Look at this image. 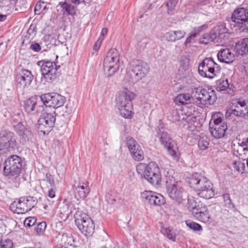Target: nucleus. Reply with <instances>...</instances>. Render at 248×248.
Returning a JSON list of instances; mask_svg holds the SVG:
<instances>
[{
	"label": "nucleus",
	"instance_id": "1",
	"mask_svg": "<svg viewBox=\"0 0 248 248\" xmlns=\"http://www.w3.org/2000/svg\"><path fill=\"white\" fill-rule=\"evenodd\" d=\"M188 183L190 186L197 192V195L201 198L209 199L215 195L213 184L201 174H193L189 178Z\"/></svg>",
	"mask_w": 248,
	"mask_h": 248
},
{
	"label": "nucleus",
	"instance_id": "2",
	"mask_svg": "<svg viewBox=\"0 0 248 248\" xmlns=\"http://www.w3.org/2000/svg\"><path fill=\"white\" fill-rule=\"evenodd\" d=\"M136 170L139 174L143 177L151 185H160L161 177L160 170L155 162H151L148 164L140 163L136 166Z\"/></svg>",
	"mask_w": 248,
	"mask_h": 248
},
{
	"label": "nucleus",
	"instance_id": "3",
	"mask_svg": "<svg viewBox=\"0 0 248 248\" xmlns=\"http://www.w3.org/2000/svg\"><path fill=\"white\" fill-rule=\"evenodd\" d=\"M120 67V54L115 48L110 49L103 62L104 74L108 77L113 76Z\"/></svg>",
	"mask_w": 248,
	"mask_h": 248
},
{
	"label": "nucleus",
	"instance_id": "4",
	"mask_svg": "<svg viewBox=\"0 0 248 248\" xmlns=\"http://www.w3.org/2000/svg\"><path fill=\"white\" fill-rule=\"evenodd\" d=\"M193 103L202 108L214 103L217 99L216 92L211 89L195 88L192 91Z\"/></svg>",
	"mask_w": 248,
	"mask_h": 248
},
{
	"label": "nucleus",
	"instance_id": "5",
	"mask_svg": "<svg viewBox=\"0 0 248 248\" xmlns=\"http://www.w3.org/2000/svg\"><path fill=\"white\" fill-rule=\"evenodd\" d=\"M22 168L21 158L16 155H12L4 161L3 174L9 177H14L16 181H18V177Z\"/></svg>",
	"mask_w": 248,
	"mask_h": 248
},
{
	"label": "nucleus",
	"instance_id": "6",
	"mask_svg": "<svg viewBox=\"0 0 248 248\" xmlns=\"http://www.w3.org/2000/svg\"><path fill=\"white\" fill-rule=\"evenodd\" d=\"M75 222L79 230L85 236H91L94 232V224L89 216L82 211H78L75 216Z\"/></svg>",
	"mask_w": 248,
	"mask_h": 248
},
{
	"label": "nucleus",
	"instance_id": "7",
	"mask_svg": "<svg viewBox=\"0 0 248 248\" xmlns=\"http://www.w3.org/2000/svg\"><path fill=\"white\" fill-rule=\"evenodd\" d=\"M220 70L219 65L210 58L204 59L198 66L200 76L208 78H213Z\"/></svg>",
	"mask_w": 248,
	"mask_h": 248
},
{
	"label": "nucleus",
	"instance_id": "8",
	"mask_svg": "<svg viewBox=\"0 0 248 248\" xmlns=\"http://www.w3.org/2000/svg\"><path fill=\"white\" fill-rule=\"evenodd\" d=\"M132 74L129 81L136 83L144 78L149 70L148 65L143 61L136 60L130 65Z\"/></svg>",
	"mask_w": 248,
	"mask_h": 248
},
{
	"label": "nucleus",
	"instance_id": "9",
	"mask_svg": "<svg viewBox=\"0 0 248 248\" xmlns=\"http://www.w3.org/2000/svg\"><path fill=\"white\" fill-rule=\"evenodd\" d=\"M166 186L170 198L178 203L182 202L184 200V190L178 182L175 181L173 177H169L166 180Z\"/></svg>",
	"mask_w": 248,
	"mask_h": 248
},
{
	"label": "nucleus",
	"instance_id": "10",
	"mask_svg": "<svg viewBox=\"0 0 248 248\" xmlns=\"http://www.w3.org/2000/svg\"><path fill=\"white\" fill-rule=\"evenodd\" d=\"M232 115L248 119V101L238 100L232 103L231 108L226 112L227 118Z\"/></svg>",
	"mask_w": 248,
	"mask_h": 248
},
{
	"label": "nucleus",
	"instance_id": "11",
	"mask_svg": "<svg viewBox=\"0 0 248 248\" xmlns=\"http://www.w3.org/2000/svg\"><path fill=\"white\" fill-rule=\"evenodd\" d=\"M56 116L54 112L42 113L38 120L39 132L44 135L48 134L54 125Z\"/></svg>",
	"mask_w": 248,
	"mask_h": 248
},
{
	"label": "nucleus",
	"instance_id": "12",
	"mask_svg": "<svg viewBox=\"0 0 248 248\" xmlns=\"http://www.w3.org/2000/svg\"><path fill=\"white\" fill-rule=\"evenodd\" d=\"M231 18L241 31H248V10L242 7L235 9Z\"/></svg>",
	"mask_w": 248,
	"mask_h": 248
},
{
	"label": "nucleus",
	"instance_id": "13",
	"mask_svg": "<svg viewBox=\"0 0 248 248\" xmlns=\"http://www.w3.org/2000/svg\"><path fill=\"white\" fill-rule=\"evenodd\" d=\"M137 94L125 88L118 92L116 94L115 101L117 108L132 104V101L135 99Z\"/></svg>",
	"mask_w": 248,
	"mask_h": 248
},
{
	"label": "nucleus",
	"instance_id": "14",
	"mask_svg": "<svg viewBox=\"0 0 248 248\" xmlns=\"http://www.w3.org/2000/svg\"><path fill=\"white\" fill-rule=\"evenodd\" d=\"M142 201L147 204L161 206L165 202L164 197L158 193L152 191H144L141 193Z\"/></svg>",
	"mask_w": 248,
	"mask_h": 248
},
{
	"label": "nucleus",
	"instance_id": "15",
	"mask_svg": "<svg viewBox=\"0 0 248 248\" xmlns=\"http://www.w3.org/2000/svg\"><path fill=\"white\" fill-rule=\"evenodd\" d=\"M58 67L55 62L44 61L41 67V71L46 81L49 82L56 78Z\"/></svg>",
	"mask_w": 248,
	"mask_h": 248
},
{
	"label": "nucleus",
	"instance_id": "16",
	"mask_svg": "<svg viewBox=\"0 0 248 248\" xmlns=\"http://www.w3.org/2000/svg\"><path fill=\"white\" fill-rule=\"evenodd\" d=\"M33 79V75L31 72L28 70H21L16 75V80L21 87H25L30 85Z\"/></svg>",
	"mask_w": 248,
	"mask_h": 248
},
{
	"label": "nucleus",
	"instance_id": "17",
	"mask_svg": "<svg viewBox=\"0 0 248 248\" xmlns=\"http://www.w3.org/2000/svg\"><path fill=\"white\" fill-rule=\"evenodd\" d=\"M161 142L173 159L178 161L180 154L175 140H161Z\"/></svg>",
	"mask_w": 248,
	"mask_h": 248
},
{
	"label": "nucleus",
	"instance_id": "18",
	"mask_svg": "<svg viewBox=\"0 0 248 248\" xmlns=\"http://www.w3.org/2000/svg\"><path fill=\"white\" fill-rule=\"evenodd\" d=\"M89 191V187L87 183H79L78 185H74L75 196L78 200L85 198Z\"/></svg>",
	"mask_w": 248,
	"mask_h": 248
},
{
	"label": "nucleus",
	"instance_id": "19",
	"mask_svg": "<svg viewBox=\"0 0 248 248\" xmlns=\"http://www.w3.org/2000/svg\"><path fill=\"white\" fill-rule=\"evenodd\" d=\"M218 60L221 62L231 63L234 60V55L228 48L220 50L217 54Z\"/></svg>",
	"mask_w": 248,
	"mask_h": 248
},
{
	"label": "nucleus",
	"instance_id": "20",
	"mask_svg": "<svg viewBox=\"0 0 248 248\" xmlns=\"http://www.w3.org/2000/svg\"><path fill=\"white\" fill-rule=\"evenodd\" d=\"M40 106L38 99L35 96L30 97L24 102V108L28 113H31L33 111L38 112L39 111L38 108Z\"/></svg>",
	"mask_w": 248,
	"mask_h": 248
},
{
	"label": "nucleus",
	"instance_id": "21",
	"mask_svg": "<svg viewBox=\"0 0 248 248\" xmlns=\"http://www.w3.org/2000/svg\"><path fill=\"white\" fill-rule=\"evenodd\" d=\"M185 34L183 30L169 31L164 34V37L168 42H174L183 38Z\"/></svg>",
	"mask_w": 248,
	"mask_h": 248
},
{
	"label": "nucleus",
	"instance_id": "22",
	"mask_svg": "<svg viewBox=\"0 0 248 248\" xmlns=\"http://www.w3.org/2000/svg\"><path fill=\"white\" fill-rule=\"evenodd\" d=\"M16 140H0V154H7L18 149Z\"/></svg>",
	"mask_w": 248,
	"mask_h": 248
},
{
	"label": "nucleus",
	"instance_id": "23",
	"mask_svg": "<svg viewBox=\"0 0 248 248\" xmlns=\"http://www.w3.org/2000/svg\"><path fill=\"white\" fill-rule=\"evenodd\" d=\"M10 209L12 212L18 214H22L28 212L25 203L21 199V197L18 201L13 202L10 206Z\"/></svg>",
	"mask_w": 248,
	"mask_h": 248
},
{
	"label": "nucleus",
	"instance_id": "24",
	"mask_svg": "<svg viewBox=\"0 0 248 248\" xmlns=\"http://www.w3.org/2000/svg\"><path fill=\"white\" fill-rule=\"evenodd\" d=\"M227 129L226 124L209 126V129L212 135L216 139H220L223 137Z\"/></svg>",
	"mask_w": 248,
	"mask_h": 248
},
{
	"label": "nucleus",
	"instance_id": "25",
	"mask_svg": "<svg viewBox=\"0 0 248 248\" xmlns=\"http://www.w3.org/2000/svg\"><path fill=\"white\" fill-rule=\"evenodd\" d=\"M194 217L198 220L204 223L211 222V217L209 212L205 206H203L197 212H194Z\"/></svg>",
	"mask_w": 248,
	"mask_h": 248
},
{
	"label": "nucleus",
	"instance_id": "26",
	"mask_svg": "<svg viewBox=\"0 0 248 248\" xmlns=\"http://www.w3.org/2000/svg\"><path fill=\"white\" fill-rule=\"evenodd\" d=\"M193 102L192 93L191 94L188 93H182L178 94L174 98V102L177 105H185Z\"/></svg>",
	"mask_w": 248,
	"mask_h": 248
},
{
	"label": "nucleus",
	"instance_id": "27",
	"mask_svg": "<svg viewBox=\"0 0 248 248\" xmlns=\"http://www.w3.org/2000/svg\"><path fill=\"white\" fill-rule=\"evenodd\" d=\"M120 115L125 119H131L134 115L132 104L117 107Z\"/></svg>",
	"mask_w": 248,
	"mask_h": 248
},
{
	"label": "nucleus",
	"instance_id": "28",
	"mask_svg": "<svg viewBox=\"0 0 248 248\" xmlns=\"http://www.w3.org/2000/svg\"><path fill=\"white\" fill-rule=\"evenodd\" d=\"M180 67L184 70V78H188L190 80L193 78L191 70L189 68V60L186 57L182 58L180 62Z\"/></svg>",
	"mask_w": 248,
	"mask_h": 248
},
{
	"label": "nucleus",
	"instance_id": "29",
	"mask_svg": "<svg viewBox=\"0 0 248 248\" xmlns=\"http://www.w3.org/2000/svg\"><path fill=\"white\" fill-rule=\"evenodd\" d=\"M187 207L189 211L194 216V212H197L203 207L202 204L198 202L193 198H188L187 200Z\"/></svg>",
	"mask_w": 248,
	"mask_h": 248
},
{
	"label": "nucleus",
	"instance_id": "30",
	"mask_svg": "<svg viewBox=\"0 0 248 248\" xmlns=\"http://www.w3.org/2000/svg\"><path fill=\"white\" fill-rule=\"evenodd\" d=\"M15 130L17 134L20 137V138L29 139L31 135V132L25 128L24 125L19 123L15 126Z\"/></svg>",
	"mask_w": 248,
	"mask_h": 248
},
{
	"label": "nucleus",
	"instance_id": "31",
	"mask_svg": "<svg viewBox=\"0 0 248 248\" xmlns=\"http://www.w3.org/2000/svg\"><path fill=\"white\" fill-rule=\"evenodd\" d=\"M236 49L239 54L241 55L248 53V38L240 40L236 44Z\"/></svg>",
	"mask_w": 248,
	"mask_h": 248
},
{
	"label": "nucleus",
	"instance_id": "32",
	"mask_svg": "<svg viewBox=\"0 0 248 248\" xmlns=\"http://www.w3.org/2000/svg\"><path fill=\"white\" fill-rule=\"evenodd\" d=\"M75 209L73 204L70 202H65L61 207L60 211L61 214L67 217Z\"/></svg>",
	"mask_w": 248,
	"mask_h": 248
},
{
	"label": "nucleus",
	"instance_id": "33",
	"mask_svg": "<svg viewBox=\"0 0 248 248\" xmlns=\"http://www.w3.org/2000/svg\"><path fill=\"white\" fill-rule=\"evenodd\" d=\"M65 102L64 96L57 93H53L51 100V107L58 108L62 106Z\"/></svg>",
	"mask_w": 248,
	"mask_h": 248
},
{
	"label": "nucleus",
	"instance_id": "34",
	"mask_svg": "<svg viewBox=\"0 0 248 248\" xmlns=\"http://www.w3.org/2000/svg\"><path fill=\"white\" fill-rule=\"evenodd\" d=\"M217 38V34L214 31H211L210 33H205L200 38V44L207 45L214 41Z\"/></svg>",
	"mask_w": 248,
	"mask_h": 248
},
{
	"label": "nucleus",
	"instance_id": "35",
	"mask_svg": "<svg viewBox=\"0 0 248 248\" xmlns=\"http://www.w3.org/2000/svg\"><path fill=\"white\" fill-rule=\"evenodd\" d=\"M223 115L220 112H215L212 115V119L209 123V126H215L216 125H221L225 124L222 122Z\"/></svg>",
	"mask_w": 248,
	"mask_h": 248
},
{
	"label": "nucleus",
	"instance_id": "36",
	"mask_svg": "<svg viewBox=\"0 0 248 248\" xmlns=\"http://www.w3.org/2000/svg\"><path fill=\"white\" fill-rule=\"evenodd\" d=\"M105 199L107 202L110 204H114L120 201V197L119 194L116 192H111L108 193L105 195Z\"/></svg>",
	"mask_w": 248,
	"mask_h": 248
},
{
	"label": "nucleus",
	"instance_id": "37",
	"mask_svg": "<svg viewBox=\"0 0 248 248\" xmlns=\"http://www.w3.org/2000/svg\"><path fill=\"white\" fill-rule=\"evenodd\" d=\"M47 4L44 1H38L34 7V13L35 15H44L48 9Z\"/></svg>",
	"mask_w": 248,
	"mask_h": 248
},
{
	"label": "nucleus",
	"instance_id": "38",
	"mask_svg": "<svg viewBox=\"0 0 248 248\" xmlns=\"http://www.w3.org/2000/svg\"><path fill=\"white\" fill-rule=\"evenodd\" d=\"M21 199L23 200L25 203V205L28 212L30 211L33 207H34L37 202L36 198L33 197H21Z\"/></svg>",
	"mask_w": 248,
	"mask_h": 248
},
{
	"label": "nucleus",
	"instance_id": "39",
	"mask_svg": "<svg viewBox=\"0 0 248 248\" xmlns=\"http://www.w3.org/2000/svg\"><path fill=\"white\" fill-rule=\"evenodd\" d=\"M162 233L166 236L169 240L173 242L176 241V237L178 233L177 231L170 227L162 229Z\"/></svg>",
	"mask_w": 248,
	"mask_h": 248
},
{
	"label": "nucleus",
	"instance_id": "40",
	"mask_svg": "<svg viewBox=\"0 0 248 248\" xmlns=\"http://www.w3.org/2000/svg\"><path fill=\"white\" fill-rule=\"evenodd\" d=\"M229 87V84L227 78H220L217 81L216 90L217 91H226Z\"/></svg>",
	"mask_w": 248,
	"mask_h": 248
},
{
	"label": "nucleus",
	"instance_id": "41",
	"mask_svg": "<svg viewBox=\"0 0 248 248\" xmlns=\"http://www.w3.org/2000/svg\"><path fill=\"white\" fill-rule=\"evenodd\" d=\"M186 114V110H175L173 112V120L178 122L185 121Z\"/></svg>",
	"mask_w": 248,
	"mask_h": 248
},
{
	"label": "nucleus",
	"instance_id": "42",
	"mask_svg": "<svg viewBox=\"0 0 248 248\" xmlns=\"http://www.w3.org/2000/svg\"><path fill=\"white\" fill-rule=\"evenodd\" d=\"M52 95L51 93H46L40 96V100H38L39 104L42 103L46 107H51Z\"/></svg>",
	"mask_w": 248,
	"mask_h": 248
},
{
	"label": "nucleus",
	"instance_id": "43",
	"mask_svg": "<svg viewBox=\"0 0 248 248\" xmlns=\"http://www.w3.org/2000/svg\"><path fill=\"white\" fill-rule=\"evenodd\" d=\"M192 111H194V110L191 108H188L186 109V114L185 117V121L188 124H194L197 120V117L192 114Z\"/></svg>",
	"mask_w": 248,
	"mask_h": 248
},
{
	"label": "nucleus",
	"instance_id": "44",
	"mask_svg": "<svg viewBox=\"0 0 248 248\" xmlns=\"http://www.w3.org/2000/svg\"><path fill=\"white\" fill-rule=\"evenodd\" d=\"M126 145L130 153L141 149L140 145L136 140H126Z\"/></svg>",
	"mask_w": 248,
	"mask_h": 248
},
{
	"label": "nucleus",
	"instance_id": "45",
	"mask_svg": "<svg viewBox=\"0 0 248 248\" xmlns=\"http://www.w3.org/2000/svg\"><path fill=\"white\" fill-rule=\"evenodd\" d=\"M232 165L235 170L241 174H243L244 172L245 169V163L238 160L234 161L232 163Z\"/></svg>",
	"mask_w": 248,
	"mask_h": 248
},
{
	"label": "nucleus",
	"instance_id": "46",
	"mask_svg": "<svg viewBox=\"0 0 248 248\" xmlns=\"http://www.w3.org/2000/svg\"><path fill=\"white\" fill-rule=\"evenodd\" d=\"M186 224L189 229L193 231L198 232L202 230V226L201 225L191 220H186Z\"/></svg>",
	"mask_w": 248,
	"mask_h": 248
},
{
	"label": "nucleus",
	"instance_id": "47",
	"mask_svg": "<svg viewBox=\"0 0 248 248\" xmlns=\"http://www.w3.org/2000/svg\"><path fill=\"white\" fill-rule=\"evenodd\" d=\"M130 154L133 158L136 161H140L144 159V153L141 148L137 150V151L130 153Z\"/></svg>",
	"mask_w": 248,
	"mask_h": 248
},
{
	"label": "nucleus",
	"instance_id": "48",
	"mask_svg": "<svg viewBox=\"0 0 248 248\" xmlns=\"http://www.w3.org/2000/svg\"><path fill=\"white\" fill-rule=\"evenodd\" d=\"M14 136L13 133L6 129H2L0 131V139H6L10 140L13 138Z\"/></svg>",
	"mask_w": 248,
	"mask_h": 248
},
{
	"label": "nucleus",
	"instance_id": "49",
	"mask_svg": "<svg viewBox=\"0 0 248 248\" xmlns=\"http://www.w3.org/2000/svg\"><path fill=\"white\" fill-rule=\"evenodd\" d=\"M42 183H48L50 187H54L55 186V181L53 176L49 173H47L46 175L45 179H43Z\"/></svg>",
	"mask_w": 248,
	"mask_h": 248
},
{
	"label": "nucleus",
	"instance_id": "50",
	"mask_svg": "<svg viewBox=\"0 0 248 248\" xmlns=\"http://www.w3.org/2000/svg\"><path fill=\"white\" fill-rule=\"evenodd\" d=\"M206 28L205 25H203L202 26L198 27L196 28H194L192 31L188 34L191 38L194 39L197 34L199 33L201 31H202L203 28Z\"/></svg>",
	"mask_w": 248,
	"mask_h": 248
},
{
	"label": "nucleus",
	"instance_id": "51",
	"mask_svg": "<svg viewBox=\"0 0 248 248\" xmlns=\"http://www.w3.org/2000/svg\"><path fill=\"white\" fill-rule=\"evenodd\" d=\"M36 222V218L35 217H30L25 219L24 224L25 226L30 227L34 225Z\"/></svg>",
	"mask_w": 248,
	"mask_h": 248
},
{
	"label": "nucleus",
	"instance_id": "52",
	"mask_svg": "<svg viewBox=\"0 0 248 248\" xmlns=\"http://www.w3.org/2000/svg\"><path fill=\"white\" fill-rule=\"evenodd\" d=\"M217 34V37H221V36L227 32L226 29L223 25L219 26L215 30H213Z\"/></svg>",
	"mask_w": 248,
	"mask_h": 248
},
{
	"label": "nucleus",
	"instance_id": "53",
	"mask_svg": "<svg viewBox=\"0 0 248 248\" xmlns=\"http://www.w3.org/2000/svg\"><path fill=\"white\" fill-rule=\"evenodd\" d=\"M223 198L224 200V202H225V205L229 208H231L232 206H233V204L232 203L230 196L229 194L226 193L223 195Z\"/></svg>",
	"mask_w": 248,
	"mask_h": 248
},
{
	"label": "nucleus",
	"instance_id": "54",
	"mask_svg": "<svg viewBox=\"0 0 248 248\" xmlns=\"http://www.w3.org/2000/svg\"><path fill=\"white\" fill-rule=\"evenodd\" d=\"M177 4V0H169L166 3V5L168 11L173 10Z\"/></svg>",
	"mask_w": 248,
	"mask_h": 248
},
{
	"label": "nucleus",
	"instance_id": "55",
	"mask_svg": "<svg viewBox=\"0 0 248 248\" xmlns=\"http://www.w3.org/2000/svg\"><path fill=\"white\" fill-rule=\"evenodd\" d=\"M198 145L201 150H205L207 149L209 145L208 140H198Z\"/></svg>",
	"mask_w": 248,
	"mask_h": 248
},
{
	"label": "nucleus",
	"instance_id": "56",
	"mask_svg": "<svg viewBox=\"0 0 248 248\" xmlns=\"http://www.w3.org/2000/svg\"><path fill=\"white\" fill-rule=\"evenodd\" d=\"M13 243L11 240L7 239L0 245V248H13Z\"/></svg>",
	"mask_w": 248,
	"mask_h": 248
},
{
	"label": "nucleus",
	"instance_id": "57",
	"mask_svg": "<svg viewBox=\"0 0 248 248\" xmlns=\"http://www.w3.org/2000/svg\"><path fill=\"white\" fill-rule=\"evenodd\" d=\"M63 10H64L67 14H70L71 10L73 9V6L66 2H64L61 5Z\"/></svg>",
	"mask_w": 248,
	"mask_h": 248
},
{
	"label": "nucleus",
	"instance_id": "58",
	"mask_svg": "<svg viewBox=\"0 0 248 248\" xmlns=\"http://www.w3.org/2000/svg\"><path fill=\"white\" fill-rule=\"evenodd\" d=\"M46 227V224L45 222H41L39 224H38L36 227V231L38 232H43Z\"/></svg>",
	"mask_w": 248,
	"mask_h": 248
},
{
	"label": "nucleus",
	"instance_id": "59",
	"mask_svg": "<svg viewBox=\"0 0 248 248\" xmlns=\"http://www.w3.org/2000/svg\"><path fill=\"white\" fill-rule=\"evenodd\" d=\"M30 48L35 52H39L41 50V47L38 43H32L30 46Z\"/></svg>",
	"mask_w": 248,
	"mask_h": 248
},
{
	"label": "nucleus",
	"instance_id": "60",
	"mask_svg": "<svg viewBox=\"0 0 248 248\" xmlns=\"http://www.w3.org/2000/svg\"><path fill=\"white\" fill-rule=\"evenodd\" d=\"M241 146L244 151H248V140H242L241 143Z\"/></svg>",
	"mask_w": 248,
	"mask_h": 248
},
{
	"label": "nucleus",
	"instance_id": "61",
	"mask_svg": "<svg viewBox=\"0 0 248 248\" xmlns=\"http://www.w3.org/2000/svg\"><path fill=\"white\" fill-rule=\"evenodd\" d=\"M108 30L106 28H104L102 29L101 32V36L99 38V39L101 40V38H102V41L104 40L105 36L107 34Z\"/></svg>",
	"mask_w": 248,
	"mask_h": 248
},
{
	"label": "nucleus",
	"instance_id": "62",
	"mask_svg": "<svg viewBox=\"0 0 248 248\" xmlns=\"http://www.w3.org/2000/svg\"><path fill=\"white\" fill-rule=\"evenodd\" d=\"M47 195L50 198H54L55 197V191L52 188H50L48 190Z\"/></svg>",
	"mask_w": 248,
	"mask_h": 248
},
{
	"label": "nucleus",
	"instance_id": "63",
	"mask_svg": "<svg viewBox=\"0 0 248 248\" xmlns=\"http://www.w3.org/2000/svg\"><path fill=\"white\" fill-rule=\"evenodd\" d=\"M170 139V137L168 134L166 132H162L160 136V140H168Z\"/></svg>",
	"mask_w": 248,
	"mask_h": 248
},
{
	"label": "nucleus",
	"instance_id": "64",
	"mask_svg": "<svg viewBox=\"0 0 248 248\" xmlns=\"http://www.w3.org/2000/svg\"><path fill=\"white\" fill-rule=\"evenodd\" d=\"M102 42V38H101V40L98 39L94 45V49H98L100 47Z\"/></svg>",
	"mask_w": 248,
	"mask_h": 248
}]
</instances>
